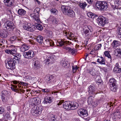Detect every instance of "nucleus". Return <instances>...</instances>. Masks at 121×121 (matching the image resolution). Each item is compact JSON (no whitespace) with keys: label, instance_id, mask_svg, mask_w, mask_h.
Here are the masks:
<instances>
[{"label":"nucleus","instance_id":"34","mask_svg":"<svg viewBox=\"0 0 121 121\" xmlns=\"http://www.w3.org/2000/svg\"><path fill=\"white\" fill-rule=\"evenodd\" d=\"M30 100L31 102H30V103L32 104V105H35L38 103L37 99L35 98H34L31 99Z\"/></svg>","mask_w":121,"mask_h":121},{"label":"nucleus","instance_id":"60","mask_svg":"<svg viewBox=\"0 0 121 121\" xmlns=\"http://www.w3.org/2000/svg\"><path fill=\"white\" fill-rule=\"evenodd\" d=\"M4 109L3 107H0V114L4 112Z\"/></svg>","mask_w":121,"mask_h":121},{"label":"nucleus","instance_id":"54","mask_svg":"<svg viewBox=\"0 0 121 121\" xmlns=\"http://www.w3.org/2000/svg\"><path fill=\"white\" fill-rule=\"evenodd\" d=\"M114 2L115 5L117 4H120L121 0H114Z\"/></svg>","mask_w":121,"mask_h":121},{"label":"nucleus","instance_id":"49","mask_svg":"<svg viewBox=\"0 0 121 121\" xmlns=\"http://www.w3.org/2000/svg\"><path fill=\"white\" fill-rule=\"evenodd\" d=\"M113 106V105L112 104V103L110 102V103H107V104L106 108H107V109H110V108L111 107V106Z\"/></svg>","mask_w":121,"mask_h":121},{"label":"nucleus","instance_id":"36","mask_svg":"<svg viewBox=\"0 0 121 121\" xmlns=\"http://www.w3.org/2000/svg\"><path fill=\"white\" fill-rule=\"evenodd\" d=\"M89 73L93 76H95L97 74L96 71L94 69L90 70Z\"/></svg>","mask_w":121,"mask_h":121},{"label":"nucleus","instance_id":"40","mask_svg":"<svg viewBox=\"0 0 121 121\" xmlns=\"http://www.w3.org/2000/svg\"><path fill=\"white\" fill-rule=\"evenodd\" d=\"M8 33L7 32L3 31L0 33V36L2 38H6L7 37Z\"/></svg>","mask_w":121,"mask_h":121},{"label":"nucleus","instance_id":"53","mask_svg":"<svg viewBox=\"0 0 121 121\" xmlns=\"http://www.w3.org/2000/svg\"><path fill=\"white\" fill-rule=\"evenodd\" d=\"M101 44H98L95 46L94 48H95L96 51L97 50H98L100 48H101Z\"/></svg>","mask_w":121,"mask_h":121},{"label":"nucleus","instance_id":"43","mask_svg":"<svg viewBox=\"0 0 121 121\" xmlns=\"http://www.w3.org/2000/svg\"><path fill=\"white\" fill-rule=\"evenodd\" d=\"M40 10V9L39 8H36L34 10V15L35 14L36 15L39 14V11Z\"/></svg>","mask_w":121,"mask_h":121},{"label":"nucleus","instance_id":"14","mask_svg":"<svg viewBox=\"0 0 121 121\" xmlns=\"http://www.w3.org/2000/svg\"><path fill=\"white\" fill-rule=\"evenodd\" d=\"M29 48V46L26 44H23L22 45L20 48V51L22 52H24L25 51L28 50Z\"/></svg>","mask_w":121,"mask_h":121},{"label":"nucleus","instance_id":"4","mask_svg":"<svg viewBox=\"0 0 121 121\" xmlns=\"http://www.w3.org/2000/svg\"><path fill=\"white\" fill-rule=\"evenodd\" d=\"M42 108L40 107L36 106L33 107L31 109V112L33 115L37 116L41 113Z\"/></svg>","mask_w":121,"mask_h":121},{"label":"nucleus","instance_id":"24","mask_svg":"<svg viewBox=\"0 0 121 121\" xmlns=\"http://www.w3.org/2000/svg\"><path fill=\"white\" fill-rule=\"evenodd\" d=\"M4 2L5 5L8 6H11L13 5V3L11 0H4Z\"/></svg>","mask_w":121,"mask_h":121},{"label":"nucleus","instance_id":"48","mask_svg":"<svg viewBox=\"0 0 121 121\" xmlns=\"http://www.w3.org/2000/svg\"><path fill=\"white\" fill-rule=\"evenodd\" d=\"M24 79L25 81H27L29 80V79L30 80L32 79V77L30 76L27 75L25 77Z\"/></svg>","mask_w":121,"mask_h":121},{"label":"nucleus","instance_id":"62","mask_svg":"<svg viewBox=\"0 0 121 121\" xmlns=\"http://www.w3.org/2000/svg\"><path fill=\"white\" fill-rule=\"evenodd\" d=\"M64 101V100H60L59 101H58L57 102V105H61L62 103H63Z\"/></svg>","mask_w":121,"mask_h":121},{"label":"nucleus","instance_id":"55","mask_svg":"<svg viewBox=\"0 0 121 121\" xmlns=\"http://www.w3.org/2000/svg\"><path fill=\"white\" fill-rule=\"evenodd\" d=\"M17 38L16 36H12L10 38V40L12 41L16 40Z\"/></svg>","mask_w":121,"mask_h":121},{"label":"nucleus","instance_id":"56","mask_svg":"<svg viewBox=\"0 0 121 121\" xmlns=\"http://www.w3.org/2000/svg\"><path fill=\"white\" fill-rule=\"evenodd\" d=\"M7 97L2 96L1 99L4 102H5L8 100Z\"/></svg>","mask_w":121,"mask_h":121},{"label":"nucleus","instance_id":"44","mask_svg":"<svg viewBox=\"0 0 121 121\" xmlns=\"http://www.w3.org/2000/svg\"><path fill=\"white\" fill-rule=\"evenodd\" d=\"M113 8L114 10L115 9H121V5L120 4H117L114 6H113Z\"/></svg>","mask_w":121,"mask_h":121},{"label":"nucleus","instance_id":"10","mask_svg":"<svg viewBox=\"0 0 121 121\" xmlns=\"http://www.w3.org/2000/svg\"><path fill=\"white\" fill-rule=\"evenodd\" d=\"M61 9L63 13L65 15H67L69 10H71L69 6L64 5L62 6Z\"/></svg>","mask_w":121,"mask_h":121},{"label":"nucleus","instance_id":"22","mask_svg":"<svg viewBox=\"0 0 121 121\" xmlns=\"http://www.w3.org/2000/svg\"><path fill=\"white\" fill-rule=\"evenodd\" d=\"M99 57V58L97 59V62L101 65H105V59L102 57Z\"/></svg>","mask_w":121,"mask_h":121},{"label":"nucleus","instance_id":"58","mask_svg":"<svg viewBox=\"0 0 121 121\" xmlns=\"http://www.w3.org/2000/svg\"><path fill=\"white\" fill-rule=\"evenodd\" d=\"M9 7L7 9V11L9 12V13L11 14L12 13V8L11 6H9Z\"/></svg>","mask_w":121,"mask_h":121},{"label":"nucleus","instance_id":"50","mask_svg":"<svg viewBox=\"0 0 121 121\" xmlns=\"http://www.w3.org/2000/svg\"><path fill=\"white\" fill-rule=\"evenodd\" d=\"M78 68L77 65L72 66V71L73 73H74L78 69Z\"/></svg>","mask_w":121,"mask_h":121},{"label":"nucleus","instance_id":"41","mask_svg":"<svg viewBox=\"0 0 121 121\" xmlns=\"http://www.w3.org/2000/svg\"><path fill=\"white\" fill-rule=\"evenodd\" d=\"M35 28H36L38 30H42L43 29V27L42 25L37 23L35 24Z\"/></svg>","mask_w":121,"mask_h":121},{"label":"nucleus","instance_id":"3","mask_svg":"<svg viewBox=\"0 0 121 121\" xmlns=\"http://www.w3.org/2000/svg\"><path fill=\"white\" fill-rule=\"evenodd\" d=\"M23 27L25 29L30 32L34 31L35 30V26L30 23H24Z\"/></svg>","mask_w":121,"mask_h":121},{"label":"nucleus","instance_id":"7","mask_svg":"<svg viewBox=\"0 0 121 121\" xmlns=\"http://www.w3.org/2000/svg\"><path fill=\"white\" fill-rule=\"evenodd\" d=\"M5 26L7 30H13L15 27L14 24L9 21H7L5 22Z\"/></svg>","mask_w":121,"mask_h":121},{"label":"nucleus","instance_id":"61","mask_svg":"<svg viewBox=\"0 0 121 121\" xmlns=\"http://www.w3.org/2000/svg\"><path fill=\"white\" fill-rule=\"evenodd\" d=\"M96 51L95 48H93L91 51L90 53L91 55H94L95 52Z\"/></svg>","mask_w":121,"mask_h":121},{"label":"nucleus","instance_id":"11","mask_svg":"<svg viewBox=\"0 0 121 121\" xmlns=\"http://www.w3.org/2000/svg\"><path fill=\"white\" fill-rule=\"evenodd\" d=\"M10 88L13 91L16 92H19L20 90V91H21V87L19 85L17 86V85H12Z\"/></svg>","mask_w":121,"mask_h":121},{"label":"nucleus","instance_id":"46","mask_svg":"<svg viewBox=\"0 0 121 121\" xmlns=\"http://www.w3.org/2000/svg\"><path fill=\"white\" fill-rule=\"evenodd\" d=\"M87 15L89 17L92 18H94L95 17V15L92 13H88Z\"/></svg>","mask_w":121,"mask_h":121},{"label":"nucleus","instance_id":"37","mask_svg":"<svg viewBox=\"0 0 121 121\" xmlns=\"http://www.w3.org/2000/svg\"><path fill=\"white\" fill-rule=\"evenodd\" d=\"M32 17L37 22H40L39 15H36L35 14L34 15L32 16Z\"/></svg>","mask_w":121,"mask_h":121},{"label":"nucleus","instance_id":"18","mask_svg":"<svg viewBox=\"0 0 121 121\" xmlns=\"http://www.w3.org/2000/svg\"><path fill=\"white\" fill-rule=\"evenodd\" d=\"M5 52L8 54H10L12 55H13L16 53V50L14 47H13V49H6L5 50Z\"/></svg>","mask_w":121,"mask_h":121},{"label":"nucleus","instance_id":"5","mask_svg":"<svg viewBox=\"0 0 121 121\" xmlns=\"http://www.w3.org/2000/svg\"><path fill=\"white\" fill-rule=\"evenodd\" d=\"M97 22L99 25L100 26H104L107 22L106 21V19L102 16H99L98 17L97 19Z\"/></svg>","mask_w":121,"mask_h":121},{"label":"nucleus","instance_id":"51","mask_svg":"<svg viewBox=\"0 0 121 121\" xmlns=\"http://www.w3.org/2000/svg\"><path fill=\"white\" fill-rule=\"evenodd\" d=\"M118 34L117 35L119 37L121 38V28H119L117 31Z\"/></svg>","mask_w":121,"mask_h":121},{"label":"nucleus","instance_id":"27","mask_svg":"<svg viewBox=\"0 0 121 121\" xmlns=\"http://www.w3.org/2000/svg\"><path fill=\"white\" fill-rule=\"evenodd\" d=\"M36 40L37 42L39 43H42L43 41V38L41 35H38L36 37Z\"/></svg>","mask_w":121,"mask_h":121},{"label":"nucleus","instance_id":"1","mask_svg":"<svg viewBox=\"0 0 121 121\" xmlns=\"http://www.w3.org/2000/svg\"><path fill=\"white\" fill-rule=\"evenodd\" d=\"M15 63H16L12 58L9 59L7 61H5L6 67L7 69H14L15 68Z\"/></svg>","mask_w":121,"mask_h":121},{"label":"nucleus","instance_id":"47","mask_svg":"<svg viewBox=\"0 0 121 121\" xmlns=\"http://www.w3.org/2000/svg\"><path fill=\"white\" fill-rule=\"evenodd\" d=\"M66 42V41H65L64 40H62L59 42V44L60 46H62L63 45L65 44Z\"/></svg>","mask_w":121,"mask_h":121},{"label":"nucleus","instance_id":"59","mask_svg":"<svg viewBox=\"0 0 121 121\" xmlns=\"http://www.w3.org/2000/svg\"><path fill=\"white\" fill-rule=\"evenodd\" d=\"M69 52L72 54H73L76 52V51L75 50L71 48Z\"/></svg>","mask_w":121,"mask_h":121},{"label":"nucleus","instance_id":"30","mask_svg":"<svg viewBox=\"0 0 121 121\" xmlns=\"http://www.w3.org/2000/svg\"><path fill=\"white\" fill-rule=\"evenodd\" d=\"M52 99L51 97L45 98L43 101L44 103L47 104V103H50L52 101Z\"/></svg>","mask_w":121,"mask_h":121},{"label":"nucleus","instance_id":"16","mask_svg":"<svg viewBox=\"0 0 121 121\" xmlns=\"http://www.w3.org/2000/svg\"><path fill=\"white\" fill-rule=\"evenodd\" d=\"M71 110H74L77 108L78 106V104L76 102H72L70 104Z\"/></svg>","mask_w":121,"mask_h":121},{"label":"nucleus","instance_id":"32","mask_svg":"<svg viewBox=\"0 0 121 121\" xmlns=\"http://www.w3.org/2000/svg\"><path fill=\"white\" fill-rule=\"evenodd\" d=\"M51 21L52 24L54 25L57 24L59 22L58 19L54 17H52L51 20Z\"/></svg>","mask_w":121,"mask_h":121},{"label":"nucleus","instance_id":"8","mask_svg":"<svg viewBox=\"0 0 121 121\" xmlns=\"http://www.w3.org/2000/svg\"><path fill=\"white\" fill-rule=\"evenodd\" d=\"M23 55L26 58L30 59L33 57L34 54L33 51L29 50L28 52H25L23 54Z\"/></svg>","mask_w":121,"mask_h":121},{"label":"nucleus","instance_id":"21","mask_svg":"<svg viewBox=\"0 0 121 121\" xmlns=\"http://www.w3.org/2000/svg\"><path fill=\"white\" fill-rule=\"evenodd\" d=\"M21 55L19 54H17L15 55L13 58V60L16 63H19V60L20 59Z\"/></svg>","mask_w":121,"mask_h":121},{"label":"nucleus","instance_id":"28","mask_svg":"<svg viewBox=\"0 0 121 121\" xmlns=\"http://www.w3.org/2000/svg\"><path fill=\"white\" fill-rule=\"evenodd\" d=\"M67 15L71 17H73L75 16V14L74 11L71 9L69 10V11Z\"/></svg>","mask_w":121,"mask_h":121},{"label":"nucleus","instance_id":"26","mask_svg":"<svg viewBox=\"0 0 121 121\" xmlns=\"http://www.w3.org/2000/svg\"><path fill=\"white\" fill-rule=\"evenodd\" d=\"M88 92L90 94L93 93L95 91V88L92 85H90L88 87Z\"/></svg>","mask_w":121,"mask_h":121},{"label":"nucleus","instance_id":"45","mask_svg":"<svg viewBox=\"0 0 121 121\" xmlns=\"http://www.w3.org/2000/svg\"><path fill=\"white\" fill-rule=\"evenodd\" d=\"M113 70L116 73L121 72V68H119V67H115Z\"/></svg>","mask_w":121,"mask_h":121},{"label":"nucleus","instance_id":"42","mask_svg":"<svg viewBox=\"0 0 121 121\" xmlns=\"http://www.w3.org/2000/svg\"><path fill=\"white\" fill-rule=\"evenodd\" d=\"M87 4L86 3L84 2L83 3H80L79 4V6L82 9H84L85 7L87 5Z\"/></svg>","mask_w":121,"mask_h":121},{"label":"nucleus","instance_id":"64","mask_svg":"<svg viewBox=\"0 0 121 121\" xmlns=\"http://www.w3.org/2000/svg\"><path fill=\"white\" fill-rule=\"evenodd\" d=\"M63 34L65 36H66L67 37H68L69 36H70V35L69 34H67V32L66 31L63 32Z\"/></svg>","mask_w":121,"mask_h":121},{"label":"nucleus","instance_id":"35","mask_svg":"<svg viewBox=\"0 0 121 121\" xmlns=\"http://www.w3.org/2000/svg\"><path fill=\"white\" fill-rule=\"evenodd\" d=\"M95 79L96 83L98 84H100L102 82V80L100 78L99 76H96Z\"/></svg>","mask_w":121,"mask_h":121},{"label":"nucleus","instance_id":"20","mask_svg":"<svg viewBox=\"0 0 121 121\" xmlns=\"http://www.w3.org/2000/svg\"><path fill=\"white\" fill-rule=\"evenodd\" d=\"M114 55L117 56L121 58V49L117 48L114 51Z\"/></svg>","mask_w":121,"mask_h":121},{"label":"nucleus","instance_id":"29","mask_svg":"<svg viewBox=\"0 0 121 121\" xmlns=\"http://www.w3.org/2000/svg\"><path fill=\"white\" fill-rule=\"evenodd\" d=\"M10 92L6 90L3 91L2 92V96L8 97L9 95Z\"/></svg>","mask_w":121,"mask_h":121},{"label":"nucleus","instance_id":"63","mask_svg":"<svg viewBox=\"0 0 121 121\" xmlns=\"http://www.w3.org/2000/svg\"><path fill=\"white\" fill-rule=\"evenodd\" d=\"M42 91L44 92H48L49 91V90L47 89H42Z\"/></svg>","mask_w":121,"mask_h":121},{"label":"nucleus","instance_id":"25","mask_svg":"<svg viewBox=\"0 0 121 121\" xmlns=\"http://www.w3.org/2000/svg\"><path fill=\"white\" fill-rule=\"evenodd\" d=\"M26 11L22 9H20L17 11L18 14L21 16H23L24 15L26 14Z\"/></svg>","mask_w":121,"mask_h":121},{"label":"nucleus","instance_id":"2","mask_svg":"<svg viewBox=\"0 0 121 121\" xmlns=\"http://www.w3.org/2000/svg\"><path fill=\"white\" fill-rule=\"evenodd\" d=\"M96 7L101 11L105 10L108 7L107 3L105 1H98L96 4Z\"/></svg>","mask_w":121,"mask_h":121},{"label":"nucleus","instance_id":"19","mask_svg":"<svg viewBox=\"0 0 121 121\" xmlns=\"http://www.w3.org/2000/svg\"><path fill=\"white\" fill-rule=\"evenodd\" d=\"M70 104L67 101H65L63 103V107L65 109H71Z\"/></svg>","mask_w":121,"mask_h":121},{"label":"nucleus","instance_id":"6","mask_svg":"<svg viewBox=\"0 0 121 121\" xmlns=\"http://www.w3.org/2000/svg\"><path fill=\"white\" fill-rule=\"evenodd\" d=\"M78 114L82 118L86 117L88 115L87 111L85 109H80L77 111Z\"/></svg>","mask_w":121,"mask_h":121},{"label":"nucleus","instance_id":"15","mask_svg":"<svg viewBox=\"0 0 121 121\" xmlns=\"http://www.w3.org/2000/svg\"><path fill=\"white\" fill-rule=\"evenodd\" d=\"M45 44L46 46L48 47L52 46L54 45L53 42L50 39H47L45 40Z\"/></svg>","mask_w":121,"mask_h":121},{"label":"nucleus","instance_id":"31","mask_svg":"<svg viewBox=\"0 0 121 121\" xmlns=\"http://www.w3.org/2000/svg\"><path fill=\"white\" fill-rule=\"evenodd\" d=\"M112 45L113 48H115L117 46H119L120 44L118 43V41L114 40L112 43Z\"/></svg>","mask_w":121,"mask_h":121},{"label":"nucleus","instance_id":"38","mask_svg":"<svg viewBox=\"0 0 121 121\" xmlns=\"http://www.w3.org/2000/svg\"><path fill=\"white\" fill-rule=\"evenodd\" d=\"M116 81L115 79L113 78H111L109 80V85H116Z\"/></svg>","mask_w":121,"mask_h":121},{"label":"nucleus","instance_id":"57","mask_svg":"<svg viewBox=\"0 0 121 121\" xmlns=\"http://www.w3.org/2000/svg\"><path fill=\"white\" fill-rule=\"evenodd\" d=\"M63 48L64 49H65L68 51H69V52L71 48L67 46H67H65L63 47Z\"/></svg>","mask_w":121,"mask_h":121},{"label":"nucleus","instance_id":"12","mask_svg":"<svg viewBox=\"0 0 121 121\" xmlns=\"http://www.w3.org/2000/svg\"><path fill=\"white\" fill-rule=\"evenodd\" d=\"M94 97L91 96L89 97L87 99V102L88 104L89 105H92L93 106H96L95 104V101H94Z\"/></svg>","mask_w":121,"mask_h":121},{"label":"nucleus","instance_id":"17","mask_svg":"<svg viewBox=\"0 0 121 121\" xmlns=\"http://www.w3.org/2000/svg\"><path fill=\"white\" fill-rule=\"evenodd\" d=\"M41 65L39 61L36 60L35 62L33 67L36 70L39 69L41 68Z\"/></svg>","mask_w":121,"mask_h":121},{"label":"nucleus","instance_id":"9","mask_svg":"<svg viewBox=\"0 0 121 121\" xmlns=\"http://www.w3.org/2000/svg\"><path fill=\"white\" fill-rule=\"evenodd\" d=\"M83 32L85 34H87L88 33H91L93 30L92 27L90 26H85L83 28Z\"/></svg>","mask_w":121,"mask_h":121},{"label":"nucleus","instance_id":"13","mask_svg":"<svg viewBox=\"0 0 121 121\" xmlns=\"http://www.w3.org/2000/svg\"><path fill=\"white\" fill-rule=\"evenodd\" d=\"M61 64L63 67L66 68H69L70 66V63L65 60H62L61 62Z\"/></svg>","mask_w":121,"mask_h":121},{"label":"nucleus","instance_id":"52","mask_svg":"<svg viewBox=\"0 0 121 121\" xmlns=\"http://www.w3.org/2000/svg\"><path fill=\"white\" fill-rule=\"evenodd\" d=\"M51 11L52 13L56 14L58 12V11L55 9H51Z\"/></svg>","mask_w":121,"mask_h":121},{"label":"nucleus","instance_id":"33","mask_svg":"<svg viewBox=\"0 0 121 121\" xmlns=\"http://www.w3.org/2000/svg\"><path fill=\"white\" fill-rule=\"evenodd\" d=\"M104 53L105 56L108 57V60L110 61V62H111L112 60V57L108 52V51H106L104 52Z\"/></svg>","mask_w":121,"mask_h":121},{"label":"nucleus","instance_id":"39","mask_svg":"<svg viewBox=\"0 0 121 121\" xmlns=\"http://www.w3.org/2000/svg\"><path fill=\"white\" fill-rule=\"evenodd\" d=\"M109 86V88L111 91L114 92H115L116 91L117 88L116 85Z\"/></svg>","mask_w":121,"mask_h":121},{"label":"nucleus","instance_id":"23","mask_svg":"<svg viewBox=\"0 0 121 121\" xmlns=\"http://www.w3.org/2000/svg\"><path fill=\"white\" fill-rule=\"evenodd\" d=\"M53 79V76L50 75H47L45 78V81L48 83H50L52 81V80Z\"/></svg>","mask_w":121,"mask_h":121}]
</instances>
